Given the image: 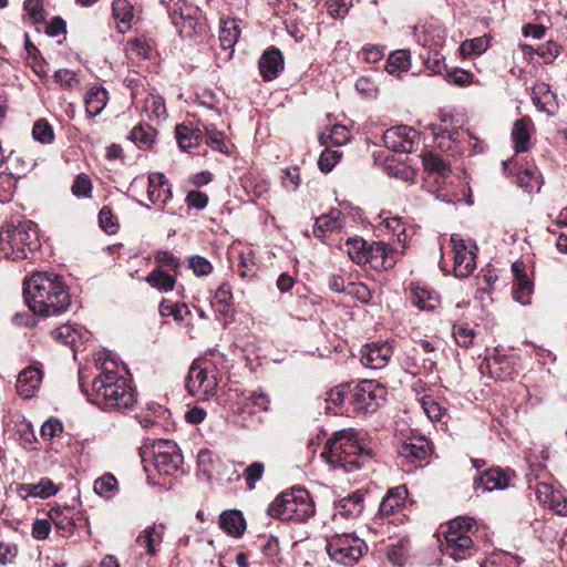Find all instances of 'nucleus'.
Here are the masks:
<instances>
[{"mask_svg": "<svg viewBox=\"0 0 567 567\" xmlns=\"http://www.w3.org/2000/svg\"><path fill=\"white\" fill-rule=\"evenodd\" d=\"M25 301L37 315L50 317L64 312L71 298L61 276L49 272L34 274L24 287Z\"/></svg>", "mask_w": 567, "mask_h": 567, "instance_id": "nucleus-1", "label": "nucleus"}, {"mask_svg": "<svg viewBox=\"0 0 567 567\" xmlns=\"http://www.w3.org/2000/svg\"><path fill=\"white\" fill-rule=\"evenodd\" d=\"M321 457L333 467H340L344 472L351 473L368 462L372 457V453L362 444L357 431L343 429L334 432L332 437L327 441Z\"/></svg>", "mask_w": 567, "mask_h": 567, "instance_id": "nucleus-2", "label": "nucleus"}, {"mask_svg": "<svg viewBox=\"0 0 567 567\" xmlns=\"http://www.w3.org/2000/svg\"><path fill=\"white\" fill-rule=\"evenodd\" d=\"M90 400L103 410H127L136 402L127 380L106 363L92 381Z\"/></svg>", "mask_w": 567, "mask_h": 567, "instance_id": "nucleus-3", "label": "nucleus"}, {"mask_svg": "<svg viewBox=\"0 0 567 567\" xmlns=\"http://www.w3.org/2000/svg\"><path fill=\"white\" fill-rule=\"evenodd\" d=\"M40 247L37 225L30 220L6 224L0 228V251L6 258L19 260L27 258V250Z\"/></svg>", "mask_w": 567, "mask_h": 567, "instance_id": "nucleus-4", "label": "nucleus"}, {"mask_svg": "<svg viewBox=\"0 0 567 567\" xmlns=\"http://www.w3.org/2000/svg\"><path fill=\"white\" fill-rule=\"evenodd\" d=\"M313 513V502L309 493L301 487L281 493L268 508V515L280 520L305 522Z\"/></svg>", "mask_w": 567, "mask_h": 567, "instance_id": "nucleus-5", "label": "nucleus"}, {"mask_svg": "<svg viewBox=\"0 0 567 567\" xmlns=\"http://www.w3.org/2000/svg\"><path fill=\"white\" fill-rule=\"evenodd\" d=\"M474 526V519L467 516L457 517L447 524V528L444 532V551L455 561L471 556L473 549L471 532Z\"/></svg>", "mask_w": 567, "mask_h": 567, "instance_id": "nucleus-6", "label": "nucleus"}, {"mask_svg": "<svg viewBox=\"0 0 567 567\" xmlns=\"http://www.w3.org/2000/svg\"><path fill=\"white\" fill-rule=\"evenodd\" d=\"M441 120L445 126L436 133L435 140L439 148L452 155H472L476 152L477 140L474 138L468 131L460 126H454L452 115L442 114Z\"/></svg>", "mask_w": 567, "mask_h": 567, "instance_id": "nucleus-7", "label": "nucleus"}, {"mask_svg": "<svg viewBox=\"0 0 567 567\" xmlns=\"http://www.w3.org/2000/svg\"><path fill=\"white\" fill-rule=\"evenodd\" d=\"M218 385V371L208 360L195 361L189 368L186 388L193 396L208 399L214 396Z\"/></svg>", "mask_w": 567, "mask_h": 567, "instance_id": "nucleus-8", "label": "nucleus"}, {"mask_svg": "<svg viewBox=\"0 0 567 567\" xmlns=\"http://www.w3.org/2000/svg\"><path fill=\"white\" fill-rule=\"evenodd\" d=\"M365 543L353 534H336L327 540L329 557L343 566H353L367 551Z\"/></svg>", "mask_w": 567, "mask_h": 567, "instance_id": "nucleus-9", "label": "nucleus"}, {"mask_svg": "<svg viewBox=\"0 0 567 567\" xmlns=\"http://www.w3.org/2000/svg\"><path fill=\"white\" fill-rule=\"evenodd\" d=\"M386 390L383 385L372 380H363L352 388L351 406L357 414L375 412L384 402Z\"/></svg>", "mask_w": 567, "mask_h": 567, "instance_id": "nucleus-10", "label": "nucleus"}, {"mask_svg": "<svg viewBox=\"0 0 567 567\" xmlns=\"http://www.w3.org/2000/svg\"><path fill=\"white\" fill-rule=\"evenodd\" d=\"M154 466L162 475H172L183 464V455L174 441L157 440L152 445Z\"/></svg>", "mask_w": 567, "mask_h": 567, "instance_id": "nucleus-11", "label": "nucleus"}, {"mask_svg": "<svg viewBox=\"0 0 567 567\" xmlns=\"http://www.w3.org/2000/svg\"><path fill=\"white\" fill-rule=\"evenodd\" d=\"M452 250L454 252V274L456 277H468L475 269V252L476 246L466 243L460 235L453 234L451 236Z\"/></svg>", "mask_w": 567, "mask_h": 567, "instance_id": "nucleus-12", "label": "nucleus"}, {"mask_svg": "<svg viewBox=\"0 0 567 567\" xmlns=\"http://www.w3.org/2000/svg\"><path fill=\"white\" fill-rule=\"evenodd\" d=\"M432 452L431 444L424 436L409 437L398 450L399 463L402 466H422Z\"/></svg>", "mask_w": 567, "mask_h": 567, "instance_id": "nucleus-13", "label": "nucleus"}, {"mask_svg": "<svg viewBox=\"0 0 567 567\" xmlns=\"http://www.w3.org/2000/svg\"><path fill=\"white\" fill-rule=\"evenodd\" d=\"M417 140V132L406 125L394 126L383 133L384 146L394 152L411 153Z\"/></svg>", "mask_w": 567, "mask_h": 567, "instance_id": "nucleus-14", "label": "nucleus"}, {"mask_svg": "<svg viewBox=\"0 0 567 567\" xmlns=\"http://www.w3.org/2000/svg\"><path fill=\"white\" fill-rule=\"evenodd\" d=\"M516 158H508L502 163L506 174L517 175V184L526 192L539 190L542 186L540 173L534 164L526 163L525 167H517Z\"/></svg>", "mask_w": 567, "mask_h": 567, "instance_id": "nucleus-15", "label": "nucleus"}, {"mask_svg": "<svg viewBox=\"0 0 567 567\" xmlns=\"http://www.w3.org/2000/svg\"><path fill=\"white\" fill-rule=\"evenodd\" d=\"M361 363L370 369H382L386 367L392 355V348L388 342H372L363 346L360 350Z\"/></svg>", "mask_w": 567, "mask_h": 567, "instance_id": "nucleus-16", "label": "nucleus"}, {"mask_svg": "<svg viewBox=\"0 0 567 567\" xmlns=\"http://www.w3.org/2000/svg\"><path fill=\"white\" fill-rule=\"evenodd\" d=\"M197 8L184 3L178 11L171 14L173 24L178 29L181 35L192 37L197 32L199 20Z\"/></svg>", "mask_w": 567, "mask_h": 567, "instance_id": "nucleus-17", "label": "nucleus"}, {"mask_svg": "<svg viewBox=\"0 0 567 567\" xmlns=\"http://www.w3.org/2000/svg\"><path fill=\"white\" fill-rule=\"evenodd\" d=\"M511 475L502 468H491L484 472L478 478L474 481V488L476 491L492 492L495 489H504L511 484Z\"/></svg>", "mask_w": 567, "mask_h": 567, "instance_id": "nucleus-18", "label": "nucleus"}, {"mask_svg": "<svg viewBox=\"0 0 567 567\" xmlns=\"http://www.w3.org/2000/svg\"><path fill=\"white\" fill-rule=\"evenodd\" d=\"M538 501L561 516H567V497L551 485L540 483L536 487Z\"/></svg>", "mask_w": 567, "mask_h": 567, "instance_id": "nucleus-19", "label": "nucleus"}, {"mask_svg": "<svg viewBox=\"0 0 567 567\" xmlns=\"http://www.w3.org/2000/svg\"><path fill=\"white\" fill-rule=\"evenodd\" d=\"M365 257L367 264H369L372 268L389 269L392 268L396 262L395 252L393 249L382 241L371 244L368 248Z\"/></svg>", "mask_w": 567, "mask_h": 567, "instance_id": "nucleus-20", "label": "nucleus"}, {"mask_svg": "<svg viewBox=\"0 0 567 567\" xmlns=\"http://www.w3.org/2000/svg\"><path fill=\"white\" fill-rule=\"evenodd\" d=\"M512 270L515 277V285L513 288L514 299L522 305L530 303V297L534 291V285L525 272L524 264L515 261L512 265Z\"/></svg>", "mask_w": 567, "mask_h": 567, "instance_id": "nucleus-21", "label": "nucleus"}, {"mask_svg": "<svg viewBox=\"0 0 567 567\" xmlns=\"http://www.w3.org/2000/svg\"><path fill=\"white\" fill-rule=\"evenodd\" d=\"M164 523H154L141 530L135 539L138 547L145 549V554L148 556H155L157 554V546L162 543L165 532Z\"/></svg>", "mask_w": 567, "mask_h": 567, "instance_id": "nucleus-22", "label": "nucleus"}, {"mask_svg": "<svg viewBox=\"0 0 567 567\" xmlns=\"http://www.w3.org/2000/svg\"><path fill=\"white\" fill-rule=\"evenodd\" d=\"M42 371L35 367L23 369L17 379V392L24 399L32 398L40 388Z\"/></svg>", "mask_w": 567, "mask_h": 567, "instance_id": "nucleus-23", "label": "nucleus"}, {"mask_svg": "<svg viewBox=\"0 0 567 567\" xmlns=\"http://www.w3.org/2000/svg\"><path fill=\"white\" fill-rule=\"evenodd\" d=\"M364 494L361 491H355L352 494L339 499L336 503L334 518L338 516L346 519H354L363 512Z\"/></svg>", "mask_w": 567, "mask_h": 567, "instance_id": "nucleus-24", "label": "nucleus"}, {"mask_svg": "<svg viewBox=\"0 0 567 567\" xmlns=\"http://www.w3.org/2000/svg\"><path fill=\"white\" fill-rule=\"evenodd\" d=\"M422 164L425 171V184H430L432 178H449L451 173L450 164L433 152H425L421 155Z\"/></svg>", "mask_w": 567, "mask_h": 567, "instance_id": "nucleus-25", "label": "nucleus"}, {"mask_svg": "<svg viewBox=\"0 0 567 567\" xmlns=\"http://www.w3.org/2000/svg\"><path fill=\"white\" fill-rule=\"evenodd\" d=\"M410 290L412 302L420 310L433 311L440 306L439 295L427 286L413 282Z\"/></svg>", "mask_w": 567, "mask_h": 567, "instance_id": "nucleus-26", "label": "nucleus"}, {"mask_svg": "<svg viewBox=\"0 0 567 567\" xmlns=\"http://www.w3.org/2000/svg\"><path fill=\"white\" fill-rule=\"evenodd\" d=\"M259 70L265 81L275 80L284 70V58L278 49H270L264 52L259 59Z\"/></svg>", "mask_w": 567, "mask_h": 567, "instance_id": "nucleus-27", "label": "nucleus"}, {"mask_svg": "<svg viewBox=\"0 0 567 567\" xmlns=\"http://www.w3.org/2000/svg\"><path fill=\"white\" fill-rule=\"evenodd\" d=\"M147 197L153 204L162 205L172 197L171 187L164 174L152 173L148 176Z\"/></svg>", "mask_w": 567, "mask_h": 567, "instance_id": "nucleus-28", "label": "nucleus"}, {"mask_svg": "<svg viewBox=\"0 0 567 567\" xmlns=\"http://www.w3.org/2000/svg\"><path fill=\"white\" fill-rule=\"evenodd\" d=\"M417 42L430 50H439L443 47L446 39L444 27L429 23L422 28L421 33H416Z\"/></svg>", "mask_w": 567, "mask_h": 567, "instance_id": "nucleus-29", "label": "nucleus"}, {"mask_svg": "<svg viewBox=\"0 0 567 567\" xmlns=\"http://www.w3.org/2000/svg\"><path fill=\"white\" fill-rule=\"evenodd\" d=\"M532 101L539 111L548 115H553L557 111L556 96L545 83L537 84L533 87Z\"/></svg>", "mask_w": 567, "mask_h": 567, "instance_id": "nucleus-30", "label": "nucleus"}, {"mask_svg": "<svg viewBox=\"0 0 567 567\" xmlns=\"http://www.w3.org/2000/svg\"><path fill=\"white\" fill-rule=\"evenodd\" d=\"M534 124L530 118L522 117L514 123L512 137L515 144V152L523 153L529 148L530 134Z\"/></svg>", "mask_w": 567, "mask_h": 567, "instance_id": "nucleus-31", "label": "nucleus"}, {"mask_svg": "<svg viewBox=\"0 0 567 567\" xmlns=\"http://www.w3.org/2000/svg\"><path fill=\"white\" fill-rule=\"evenodd\" d=\"M406 496L408 489L405 486L401 485L389 489L388 494L380 504L379 513L383 516L394 514L404 505Z\"/></svg>", "mask_w": 567, "mask_h": 567, "instance_id": "nucleus-32", "label": "nucleus"}, {"mask_svg": "<svg viewBox=\"0 0 567 567\" xmlns=\"http://www.w3.org/2000/svg\"><path fill=\"white\" fill-rule=\"evenodd\" d=\"M343 226L341 213L338 209H331L316 219L313 234L316 237H324L328 233L340 229Z\"/></svg>", "mask_w": 567, "mask_h": 567, "instance_id": "nucleus-33", "label": "nucleus"}, {"mask_svg": "<svg viewBox=\"0 0 567 567\" xmlns=\"http://www.w3.org/2000/svg\"><path fill=\"white\" fill-rule=\"evenodd\" d=\"M175 135L183 151L197 146L203 140V133L198 127L185 123L176 125Z\"/></svg>", "mask_w": 567, "mask_h": 567, "instance_id": "nucleus-34", "label": "nucleus"}, {"mask_svg": "<svg viewBox=\"0 0 567 567\" xmlns=\"http://www.w3.org/2000/svg\"><path fill=\"white\" fill-rule=\"evenodd\" d=\"M351 392L352 388L349 384H340L331 389L327 393L326 409L334 414L342 413L343 411L341 408L346 401H349V404L351 405Z\"/></svg>", "mask_w": 567, "mask_h": 567, "instance_id": "nucleus-35", "label": "nucleus"}, {"mask_svg": "<svg viewBox=\"0 0 567 567\" xmlns=\"http://www.w3.org/2000/svg\"><path fill=\"white\" fill-rule=\"evenodd\" d=\"M107 91L101 86H92L85 94V111L90 117L99 115L106 106Z\"/></svg>", "mask_w": 567, "mask_h": 567, "instance_id": "nucleus-36", "label": "nucleus"}, {"mask_svg": "<svg viewBox=\"0 0 567 567\" xmlns=\"http://www.w3.org/2000/svg\"><path fill=\"white\" fill-rule=\"evenodd\" d=\"M49 517L56 528L72 534L75 527L74 511L71 507H52Z\"/></svg>", "mask_w": 567, "mask_h": 567, "instance_id": "nucleus-37", "label": "nucleus"}, {"mask_svg": "<svg viewBox=\"0 0 567 567\" xmlns=\"http://www.w3.org/2000/svg\"><path fill=\"white\" fill-rule=\"evenodd\" d=\"M93 489L96 495L110 501L117 495L120 487L116 477L111 473H105L94 481Z\"/></svg>", "mask_w": 567, "mask_h": 567, "instance_id": "nucleus-38", "label": "nucleus"}, {"mask_svg": "<svg viewBox=\"0 0 567 567\" xmlns=\"http://www.w3.org/2000/svg\"><path fill=\"white\" fill-rule=\"evenodd\" d=\"M220 527L231 536H240L246 528L245 519L240 512H224L219 518Z\"/></svg>", "mask_w": 567, "mask_h": 567, "instance_id": "nucleus-39", "label": "nucleus"}, {"mask_svg": "<svg viewBox=\"0 0 567 567\" xmlns=\"http://www.w3.org/2000/svg\"><path fill=\"white\" fill-rule=\"evenodd\" d=\"M20 491L24 492V497L48 498L56 494L59 488L49 478H42L37 484H22Z\"/></svg>", "mask_w": 567, "mask_h": 567, "instance_id": "nucleus-40", "label": "nucleus"}, {"mask_svg": "<svg viewBox=\"0 0 567 567\" xmlns=\"http://www.w3.org/2000/svg\"><path fill=\"white\" fill-rule=\"evenodd\" d=\"M145 280L153 288L164 292L172 291L176 284L175 278L166 274L161 267L155 268L153 271H151L145 278Z\"/></svg>", "mask_w": 567, "mask_h": 567, "instance_id": "nucleus-41", "label": "nucleus"}, {"mask_svg": "<svg viewBox=\"0 0 567 567\" xmlns=\"http://www.w3.org/2000/svg\"><path fill=\"white\" fill-rule=\"evenodd\" d=\"M240 34L237 20H225L219 30V41L223 49L227 50L234 47Z\"/></svg>", "mask_w": 567, "mask_h": 567, "instance_id": "nucleus-42", "label": "nucleus"}, {"mask_svg": "<svg viewBox=\"0 0 567 567\" xmlns=\"http://www.w3.org/2000/svg\"><path fill=\"white\" fill-rule=\"evenodd\" d=\"M411 65V54L408 50H396L392 52L386 61L385 70L390 74H398L406 71Z\"/></svg>", "mask_w": 567, "mask_h": 567, "instance_id": "nucleus-43", "label": "nucleus"}, {"mask_svg": "<svg viewBox=\"0 0 567 567\" xmlns=\"http://www.w3.org/2000/svg\"><path fill=\"white\" fill-rule=\"evenodd\" d=\"M369 246L362 238H348L343 245V250L348 254L350 259L355 264H367V251Z\"/></svg>", "mask_w": 567, "mask_h": 567, "instance_id": "nucleus-44", "label": "nucleus"}, {"mask_svg": "<svg viewBox=\"0 0 567 567\" xmlns=\"http://www.w3.org/2000/svg\"><path fill=\"white\" fill-rule=\"evenodd\" d=\"M143 113L150 120H165L166 107L164 100L158 95L150 94L144 101Z\"/></svg>", "mask_w": 567, "mask_h": 567, "instance_id": "nucleus-45", "label": "nucleus"}, {"mask_svg": "<svg viewBox=\"0 0 567 567\" xmlns=\"http://www.w3.org/2000/svg\"><path fill=\"white\" fill-rule=\"evenodd\" d=\"M350 140V133L344 125L336 124L328 132H323L320 141L323 144H331L336 146L344 145Z\"/></svg>", "mask_w": 567, "mask_h": 567, "instance_id": "nucleus-46", "label": "nucleus"}, {"mask_svg": "<svg viewBox=\"0 0 567 567\" xmlns=\"http://www.w3.org/2000/svg\"><path fill=\"white\" fill-rule=\"evenodd\" d=\"M51 334L54 340L72 348L76 344L78 339L81 337L80 332L69 323L62 324L54 329Z\"/></svg>", "mask_w": 567, "mask_h": 567, "instance_id": "nucleus-47", "label": "nucleus"}, {"mask_svg": "<svg viewBox=\"0 0 567 567\" xmlns=\"http://www.w3.org/2000/svg\"><path fill=\"white\" fill-rule=\"evenodd\" d=\"M489 45V39L484 37H477L473 39L465 40L461 47L460 51L462 55L467 56L472 54H482L484 53Z\"/></svg>", "mask_w": 567, "mask_h": 567, "instance_id": "nucleus-48", "label": "nucleus"}, {"mask_svg": "<svg viewBox=\"0 0 567 567\" xmlns=\"http://www.w3.org/2000/svg\"><path fill=\"white\" fill-rule=\"evenodd\" d=\"M453 337L460 347L468 348L473 346L476 333L467 323H455Z\"/></svg>", "mask_w": 567, "mask_h": 567, "instance_id": "nucleus-49", "label": "nucleus"}, {"mask_svg": "<svg viewBox=\"0 0 567 567\" xmlns=\"http://www.w3.org/2000/svg\"><path fill=\"white\" fill-rule=\"evenodd\" d=\"M32 135L35 141L42 144H50L54 140L53 127L47 120H38L32 128Z\"/></svg>", "mask_w": 567, "mask_h": 567, "instance_id": "nucleus-50", "label": "nucleus"}, {"mask_svg": "<svg viewBox=\"0 0 567 567\" xmlns=\"http://www.w3.org/2000/svg\"><path fill=\"white\" fill-rule=\"evenodd\" d=\"M112 7L114 18L118 22L128 25L133 20L134 8L132 3L128 0H114Z\"/></svg>", "mask_w": 567, "mask_h": 567, "instance_id": "nucleus-51", "label": "nucleus"}, {"mask_svg": "<svg viewBox=\"0 0 567 567\" xmlns=\"http://www.w3.org/2000/svg\"><path fill=\"white\" fill-rule=\"evenodd\" d=\"M155 135L156 132L153 127L148 125H137L132 130L130 137L134 143L138 144L140 147H142L151 145L154 141Z\"/></svg>", "mask_w": 567, "mask_h": 567, "instance_id": "nucleus-52", "label": "nucleus"}, {"mask_svg": "<svg viewBox=\"0 0 567 567\" xmlns=\"http://www.w3.org/2000/svg\"><path fill=\"white\" fill-rule=\"evenodd\" d=\"M421 405L424 413L432 422H440L445 415V409L442 408L432 396H423L421 399Z\"/></svg>", "mask_w": 567, "mask_h": 567, "instance_id": "nucleus-53", "label": "nucleus"}, {"mask_svg": "<svg viewBox=\"0 0 567 567\" xmlns=\"http://www.w3.org/2000/svg\"><path fill=\"white\" fill-rule=\"evenodd\" d=\"M231 297H233L231 288L228 284H221L217 288V290L215 292V297H214V303L217 306V310L220 313L228 312Z\"/></svg>", "mask_w": 567, "mask_h": 567, "instance_id": "nucleus-54", "label": "nucleus"}, {"mask_svg": "<svg viewBox=\"0 0 567 567\" xmlns=\"http://www.w3.org/2000/svg\"><path fill=\"white\" fill-rule=\"evenodd\" d=\"M444 79L449 84L463 87L470 85L473 82V74L463 69H453L445 72Z\"/></svg>", "mask_w": 567, "mask_h": 567, "instance_id": "nucleus-55", "label": "nucleus"}, {"mask_svg": "<svg viewBox=\"0 0 567 567\" xmlns=\"http://www.w3.org/2000/svg\"><path fill=\"white\" fill-rule=\"evenodd\" d=\"M425 66L433 74H441L446 71L445 56L440 50H430L425 60Z\"/></svg>", "mask_w": 567, "mask_h": 567, "instance_id": "nucleus-56", "label": "nucleus"}, {"mask_svg": "<svg viewBox=\"0 0 567 567\" xmlns=\"http://www.w3.org/2000/svg\"><path fill=\"white\" fill-rule=\"evenodd\" d=\"M207 140L206 143L215 151H218L223 154L230 153V145L225 142L223 133L206 127Z\"/></svg>", "mask_w": 567, "mask_h": 567, "instance_id": "nucleus-57", "label": "nucleus"}, {"mask_svg": "<svg viewBox=\"0 0 567 567\" xmlns=\"http://www.w3.org/2000/svg\"><path fill=\"white\" fill-rule=\"evenodd\" d=\"M9 164L16 171L17 175H24L27 172H30L37 165L35 161L32 158H24L19 154L11 153L8 157Z\"/></svg>", "mask_w": 567, "mask_h": 567, "instance_id": "nucleus-58", "label": "nucleus"}, {"mask_svg": "<svg viewBox=\"0 0 567 567\" xmlns=\"http://www.w3.org/2000/svg\"><path fill=\"white\" fill-rule=\"evenodd\" d=\"M384 227L392 233L398 243L403 244L402 248H404V244L406 241L405 227L400 217H391L385 218L383 220Z\"/></svg>", "mask_w": 567, "mask_h": 567, "instance_id": "nucleus-59", "label": "nucleus"}, {"mask_svg": "<svg viewBox=\"0 0 567 567\" xmlns=\"http://www.w3.org/2000/svg\"><path fill=\"white\" fill-rule=\"evenodd\" d=\"M346 295L358 299L362 303H368L372 298V293L368 286L361 282H348Z\"/></svg>", "mask_w": 567, "mask_h": 567, "instance_id": "nucleus-60", "label": "nucleus"}, {"mask_svg": "<svg viewBox=\"0 0 567 567\" xmlns=\"http://www.w3.org/2000/svg\"><path fill=\"white\" fill-rule=\"evenodd\" d=\"M341 154L338 151L326 150L323 151L318 159V166L321 172L329 173L332 171L334 165L339 162Z\"/></svg>", "mask_w": 567, "mask_h": 567, "instance_id": "nucleus-61", "label": "nucleus"}, {"mask_svg": "<svg viewBox=\"0 0 567 567\" xmlns=\"http://www.w3.org/2000/svg\"><path fill=\"white\" fill-rule=\"evenodd\" d=\"M54 80L64 90H71L79 84L76 73L68 69L58 70L54 73Z\"/></svg>", "mask_w": 567, "mask_h": 567, "instance_id": "nucleus-62", "label": "nucleus"}, {"mask_svg": "<svg viewBox=\"0 0 567 567\" xmlns=\"http://www.w3.org/2000/svg\"><path fill=\"white\" fill-rule=\"evenodd\" d=\"M24 10L28 12L30 19L35 23L45 20V11L41 0H25Z\"/></svg>", "mask_w": 567, "mask_h": 567, "instance_id": "nucleus-63", "label": "nucleus"}, {"mask_svg": "<svg viewBox=\"0 0 567 567\" xmlns=\"http://www.w3.org/2000/svg\"><path fill=\"white\" fill-rule=\"evenodd\" d=\"M264 464L260 462H254L250 464L245 471V478L247 483V487L249 489H254L256 483L262 477L264 474Z\"/></svg>", "mask_w": 567, "mask_h": 567, "instance_id": "nucleus-64", "label": "nucleus"}]
</instances>
